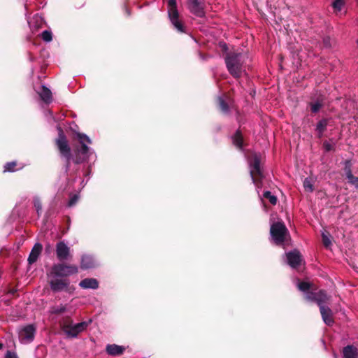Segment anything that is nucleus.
<instances>
[{
	"label": "nucleus",
	"mask_w": 358,
	"mask_h": 358,
	"mask_svg": "<svg viewBox=\"0 0 358 358\" xmlns=\"http://www.w3.org/2000/svg\"><path fill=\"white\" fill-rule=\"evenodd\" d=\"M59 136L56 141L57 145L59 150L60 154L66 159V171L69 176L73 174L80 176V164L87 160L90 155L92 154L91 149L87 144H91L92 141L87 135L78 133L77 137L80 143V148L76 150V157L75 159L71 157L70 148L66 138L60 127L58 128Z\"/></svg>",
	"instance_id": "nucleus-1"
},
{
	"label": "nucleus",
	"mask_w": 358,
	"mask_h": 358,
	"mask_svg": "<svg viewBox=\"0 0 358 358\" xmlns=\"http://www.w3.org/2000/svg\"><path fill=\"white\" fill-rule=\"evenodd\" d=\"M245 57L241 53L230 52L225 57L227 70L234 78H239L243 72Z\"/></svg>",
	"instance_id": "nucleus-2"
},
{
	"label": "nucleus",
	"mask_w": 358,
	"mask_h": 358,
	"mask_svg": "<svg viewBox=\"0 0 358 358\" xmlns=\"http://www.w3.org/2000/svg\"><path fill=\"white\" fill-rule=\"evenodd\" d=\"M250 174L252 182L256 185L257 189H259L262 187V179L263 174L260 167V158L255 154L253 156L252 160L249 162Z\"/></svg>",
	"instance_id": "nucleus-3"
},
{
	"label": "nucleus",
	"mask_w": 358,
	"mask_h": 358,
	"mask_svg": "<svg viewBox=\"0 0 358 358\" xmlns=\"http://www.w3.org/2000/svg\"><path fill=\"white\" fill-rule=\"evenodd\" d=\"M78 268L75 265H66L64 264H54L48 276H55L59 278H66L71 275L77 273Z\"/></svg>",
	"instance_id": "nucleus-4"
},
{
	"label": "nucleus",
	"mask_w": 358,
	"mask_h": 358,
	"mask_svg": "<svg viewBox=\"0 0 358 358\" xmlns=\"http://www.w3.org/2000/svg\"><path fill=\"white\" fill-rule=\"evenodd\" d=\"M270 234L272 240L276 245H281L285 241L288 230L282 222H277L271 224Z\"/></svg>",
	"instance_id": "nucleus-5"
},
{
	"label": "nucleus",
	"mask_w": 358,
	"mask_h": 358,
	"mask_svg": "<svg viewBox=\"0 0 358 358\" xmlns=\"http://www.w3.org/2000/svg\"><path fill=\"white\" fill-rule=\"evenodd\" d=\"M168 15L174 28L180 33L185 32V27L179 19V13L177 9L176 0L168 1Z\"/></svg>",
	"instance_id": "nucleus-6"
},
{
	"label": "nucleus",
	"mask_w": 358,
	"mask_h": 358,
	"mask_svg": "<svg viewBox=\"0 0 358 358\" xmlns=\"http://www.w3.org/2000/svg\"><path fill=\"white\" fill-rule=\"evenodd\" d=\"M50 289L54 292H68L70 280L66 278L48 276Z\"/></svg>",
	"instance_id": "nucleus-7"
},
{
	"label": "nucleus",
	"mask_w": 358,
	"mask_h": 358,
	"mask_svg": "<svg viewBox=\"0 0 358 358\" xmlns=\"http://www.w3.org/2000/svg\"><path fill=\"white\" fill-rule=\"evenodd\" d=\"M36 328L32 324L24 327L19 332V338L22 343L27 344L33 341Z\"/></svg>",
	"instance_id": "nucleus-8"
},
{
	"label": "nucleus",
	"mask_w": 358,
	"mask_h": 358,
	"mask_svg": "<svg viewBox=\"0 0 358 358\" xmlns=\"http://www.w3.org/2000/svg\"><path fill=\"white\" fill-rule=\"evenodd\" d=\"M91 323V320L88 322H82L75 324L67 326L65 328V334L71 338H76L79 333L83 331L87 326Z\"/></svg>",
	"instance_id": "nucleus-9"
},
{
	"label": "nucleus",
	"mask_w": 358,
	"mask_h": 358,
	"mask_svg": "<svg viewBox=\"0 0 358 358\" xmlns=\"http://www.w3.org/2000/svg\"><path fill=\"white\" fill-rule=\"evenodd\" d=\"M306 299L310 301L316 302L320 308L321 306H325L324 303L329 300V296L324 290H320L317 292H308Z\"/></svg>",
	"instance_id": "nucleus-10"
},
{
	"label": "nucleus",
	"mask_w": 358,
	"mask_h": 358,
	"mask_svg": "<svg viewBox=\"0 0 358 358\" xmlns=\"http://www.w3.org/2000/svg\"><path fill=\"white\" fill-rule=\"evenodd\" d=\"M187 8L197 17H201L205 15L203 3L201 0H188Z\"/></svg>",
	"instance_id": "nucleus-11"
},
{
	"label": "nucleus",
	"mask_w": 358,
	"mask_h": 358,
	"mask_svg": "<svg viewBox=\"0 0 358 358\" xmlns=\"http://www.w3.org/2000/svg\"><path fill=\"white\" fill-rule=\"evenodd\" d=\"M287 264L292 268H296L300 265L302 259L300 252L294 250L285 254Z\"/></svg>",
	"instance_id": "nucleus-12"
},
{
	"label": "nucleus",
	"mask_w": 358,
	"mask_h": 358,
	"mask_svg": "<svg viewBox=\"0 0 358 358\" xmlns=\"http://www.w3.org/2000/svg\"><path fill=\"white\" fill-rule=\"evenodd\" d=\"M70 253V248L64 241H59L56 245V254L58 259L65 260Z\"/></svg>",
	"instance_id": "nucleus-13"
},
{
	"label": "nucleus",
	"mask_w": 358,
	"mask_h": 358,
	"mask_svg": "<svg viewBox=\"0 0 358 358\" xmlns=\"http://www.w3.org/2000/svg\"><path fill=\"white\" fill-rule=\"evenodd\" d=\"M97 263L93 256L90 255H83L81 257L80 268L82 269H89L96 266Z\"/></svg>",
	"instance_id": "nucleus-14"
},
{
	"label": "nucleus",
	"mask_w": 358,
	"mask_h": 358,
	"mask_svg": "<svg viewBox=\"0 0 358 358\" xmlns=\"http://www.w3.org/2000/svg\"><path fill=\"white\" fill-rule=\"evenodd\" d=\"M320 310L324 322L331 326L334 323L331 310L328 306H321Z\"/></svg>",
	"instance_id": "nucleus-15"
},
{
	"label": "nucleus",
	"mask_w": 358,
	"mask_h": 358,
	"mask_svg": "<svg viewBox=\"0 0 358 358\" xmlns=\"http://www.w3.org/2000/svg\"><path fill=\"white\" fill-rule=\"evenodd\" d=\"M41 250H42V245L39 243H36L34 245V247L29 255V257H28V262L29 264H32L37 261V259L41 252Z\"/></svg>",
	"instance_id": "nucleus-16"
},
{
	"label": "nucleus",
	"mask_w": 358,
	"mask_h": 358,
	"mask_svg": "<svg viewBox=\"0 0 358 358\" xmlns=\"http://www.w3.org/2000/svg\"><path fill=\"white\" fill-rule=\"evenodd\" d=\"M79 285L83 289H96L99 287V282L95 278H85L80 282Z\"/></svg>",
	"instance_id": "nucleus-17"
},
{
	"label": "nucleus",
	"mask_w": 358,
	"mask_h": 358,
	"mask_svg": "<svg viewBox=\"0 0 358 358\" xmlns=\"http://www.w3.org/2000/svg\"><path fill=\"white\" fill-rule=\"evenodd\" d=\"M41 99L46 103L52 101V92L49 88L45 85H41L39 91L37 92Z\"/></svg>",
	"instance_id": "nucleus-18"
},
{
	"label": "nucleus",
	"mask_w": 358,
	"mask_h": 358,
	"mask_svg": "<svg viewBox=\"0 0 358 358\" xmlns=\"http://www.w3.org/2000/svg\"><path fill=\"white\" fill-rule=\"evenodd\" d=\"M106 352L112 356L121 355L124 351V348L116 344H108L106 348Z\"/></svg>",
	"instance_id": "nucleus-19"
},
{
	"label": "nucleus",
	"mask_w": 358,
	"mask_h": 358,
	"mask_svg": "<svg viewBox=\"0 0 358 358\" xmlns=\"http://www.w3.org/2000/svg\"><path fill=\"white\" fill-rule=\"evenodd\" d=\"M343 355L344 358H357L358 350L353 345H347L343 348Z\"/></svg>",
	"instance_id": "nucleus-20"
},
{
	"label": "nucleus",
	"mask_w": 358,
	"mask_h": 358,
	"mask_svg": "<svg viewBox=\"0 0 358 358\" xmlns=\"http://www.w3.org/2000/svg\"><path fill=\"white\" fill-rule=\"evenodd\" d=\"M329 120L324 118L320 120L316 125V131L317 133L318 137L320 138L323 136L324 132L327 129L328 125Z\"/></svg>",
	"instance_id": "nucleus-21"
},
{
	"label": "nucleus",
	"mask_w": 358,
	"mask_h": 358,
	"mask_svg": "<svg viewBox=\"0 0 358 358\" xmlns=\"http://www.w3.org/2000/svg\"><path fill=\"white\" fill-rule=\"evenodd\" d=\"M297 287L298 289L305 294V297L306 298V294L308 292H313L311 291L312 285L308 282H300L299 280H297Z\"/></svg>",
	"instance_id": "nucleus-22"
},
{
	"label": "nucleus",
	"mask_w": 358,
	"mask_h": 358,
	"mask_svg": "<svg viewBox=\"0 0 358 358\" xmlns=\"http://www.w3.org/2000/svg\"><path fill=\"white\" fill-rule=\"evenodd\" d=\"M232 141L235 146L238 149L241 150L243 148V137L240 131H236L235 134L232 137Z\"/></svg>",
	"instance_id": "nucleus-23"
},
{
	"label": "nucleus",
	"mask_w": 358,
	"mask_h": 358,
	"mask_svg": "<svg viewBox=\"0 0 358 358\" xmlns=\"http://www.w3.org/2000/svg\"><path fill=\"white\" fill-rule=\"evenodd\" d=\"M309 106L310 107L311 112L313 113H317L322 107L323 103L321 101L317 100L315 102H310Z\"/></svg>",
	"instance_id": "nucleus-24"
},
{
	"label": "nucleus",
	"mask_w": 358,
	"mask_h": 358,
	"mask_svg": "<svg viewBox=\"0 0 358 358\" xmlns=\"http://www.w3.org/2000/svg\"><path fill=\"white\" fill-rule=\"evenodd\" d=\"M303 187L304 189L309 192H312L313 191V182L311 178H306L303 180Z\"/></svg>",
	"instance_id": "nucleus-25"
},
{
	"label": "nucleus",
	"mask_w": 358,
	"mask_h": 358,
	"mask_svg": "<svg viewBox=\"0 0 358 358\" xmlns=\"http://www.w3.org/2000/svg\"><path fill=\"white\" fill-rule=\"evenodd\" d=\"M218 103H219L220 108L223 113H229V108L228 104L225 102V101L224 100V99L222 96L218 97Z\"/></svg>",
	"instance_id": "nucleus-26"
},
{
	"label": "nucleus",
	"mask_w": 358,
	"mask_h": 358,
	"mask_svg": "<svg viewBox=\"0 0 358 358\" xmlns=\"http://www.w3.org/2000/svg\"><path fill=\"white\" fill-rule=\"evenodd\" d=\"M263 196L266 199H268L269 202L275 205L277 203V197L274 195H273L270 191H266L263 194Z\"/></svg>",
	"instance_id": "nucleus-27"
},
{
	"label": "nucleus",
	"mask_w": 358,
	"mask_h": 358,
	"mask_svg": "<svg viewBox=\"0 0 358 358\" xmlns=\"http://www.w3.org/2000/svg\"><path fill=\"white\" fill-rule=\"evenodd\" d=\"M344 3V0H334L332 3V6L336 12H339L341 10Z\"/></svg>",
	"instance_id": "nucleus-28"
},
{
	"label": "nucleus",
	"mask_w": 358,
	"mask_h": 358,
	"mask_svg": "<svg viewBox=\"0 0 358 358\" xmlns=\"http://www.w3.org/2000/svg\"><path fill=\"white\" fill-rule=\"evenodd\" d=\"M34 206L36 210L38 216H40L42 211V204L41 200L38 197L36 196L34 198Z\"/></svg>",
	"instance_id": "nucleus-29"
},
{
	"label": "nucleus",
	"mask_w": 358,
	"mask_h": 358,
	"mask_svg": "<svg viewBox=\"0 0 358 358\" xmlns=\"http://www.w3.org/2000/svg\"><path fill=\"white\" fill-rule=\"evenodd\" d=\"M17 164L15 162H8L4 165V172H13L17 169H15Z\"/></svg>",
	"instance_id": "nucleus-30"
},
{
	"label": "nucleus",
	"mask_w": 358,
	"mask_h": 358,
	"mask_svg": "<svg viewBox=\"0 0 358 358\" xmlns=\"http://www.w3.org/2000/svg\"><path fill=\"white\" fill-rule=\"evenodd\" d=\"M344 171H345V176L346 178H349L350 176H352L353 174L352 173V170H351V162L350 161H345V168H344Z\"/></svg>",
	"instance_id": "nucleus-31"
},
{
	"label": "nucleus",
	"mask_w": 358,
	"mask_h": 358,
	"mask_svg": "<svg viewBox=\"0 0 358 358\" xmlns=\"http://www.w3.org/2000/svg\"><path fill=\"white\" fill-rule=\"evenodd\" d=\"M42 39L45 42H50L52 39V32L48 30H45L41 34Z\"/></svg>",
	"instance_id": "nucleus-32"
},
{
	"label": "nucleus",
	"mask_w": 358,
	"mask_h": 358,
	"mask_svg": "<svg viewBox=\"0 0 358 358\" xmlns=\"http://www.w3.org/2000/svg\"><path fill=\"white\" fill-rule=\"evenodd\" d=\"M79 199V195L76 194H73L70 196L69 201L68 202V206L72 207L78 201Z\"/></svg>",
	"instance_id": "nucleus-33"
},
{
	"label": "nucleus",
	"mask_w": 358,
	"mask_h": 358,
	"mask_svg": "<svg viewBox=\"0 0 358 358\" xmlns=\"http://www.w3.org/2000/svg\"><path fill=\"white\" fill-rule=\"evenodd\" d=\"M348 182L352 185L355 186L356 188H358V177L354 176L353 175L347 178Z\"/></svg>",
	"instance_id": "nucleus-34"
},
{
	"label": "nucleus",
	"mask_w": 358,
	"mask_h": 358,
	"mask_svg": "<svg viewBox=\"0 0 358 358\" xmlns=\"http://www.w3.org/2000/svg\"><path fill=\"white\" fill-rule=\"evenodd\" d=\"M322 242L325 247H329L331 244V241L329 238V237L326 235V234L322 233Z\"/></svg>",
	"instance_id": "nucleus-35"
},
{
	"label": "nucleus",
	"mask_w": 358,
	"mask_h": 358,
	"mask_svg": "<svg viewBox=\"0 0 358 358\" xmlns=\"http://www.w3.org/2000/svg\"><path fill=\"white\" fill-rule=\"evenodd\" d=\"M323 146L327 152H329L332 150V145L328 141H324L323 143Z\"/></svg>",
	"instance_id": "nucleus-36"
},
{
	"label": "nucleus",
	"mask_w": 358,
	"mask_h": 358,
	"mask_svg": "<svg viewBox=\"0 0 358 358\" xmlns=\"http://www.w3.org/2000/svg\"><path fill=\"white\" fill-rule=\"evenodd\" d=\"M83 175L87 176L90 173V171L88 168H87L85 165L83 166V169L81 170Z\"/></svg>",
	"instance_id": "nucleus-37"
},
{
	"label": "nucleus",
	"mask_w": 358,
	"mask_h": 358,
	"mask_svg": "<svg viewBox=\"0 0 358 358\" xmlns=\"http://www.w3.org/2000/svg\"><path fill=\"white\" fill-rule=\"evenodd\" d=\"M6 358H17V357L15 353L8 351L6 355Z\"/></svg>",
	"instance_id": "nucleus-38"
},
{
	"label": "nucleus",
	"mask_w": 358,
	"mask_h": 358,
	"mask_svg": "<svg viewBox=\"0 0 358 358\" xmlns=\"http://www.w3.org/2000/svg\"><path fill=\"white\" fill-rule=\"evenodd\" d=\"M66 310L65 307H61L57 310H55V313H63Z\"/></svg>",
	"instance_id": "nucleus-39"
},
{
	"label": "nucleus",
	"mask_w": 358,
	"mask_h": 358,
	"mask_svg": "<svg viewBox=\"0 0 358 358\" xmlns=\"http://www.w3.org/2000/svg\"><path fill=\"white\" fill-rule=\"evenodd\" d=\"M85 184H86V182L85 183L84 180H83L81 182L82 187H83L85 185Z\"/></svg>",
	"instance_id": "nucleus-40"
},
{
	"label": "nucleus",
	"mask_w": 358,
	"mask_h": 358,
	"mask_svg": "<svg viewBox=\"0 0 358 358\" xmlns=\"http://www.w3.org/2000/svg\"><path fill=\"white\" fill-rule=\"evenodd\" d=\"M125 9H126V11H127V15H130V13H129V11L128 8H126Z\"/></svg>",
	"instance_id": "nucleus-41"
},
{
	"label": "nucleus",
	"mask_w": 358,
	"mask_h": 358,
	"mask_svg": "<svg viewBox=\"0 0 358 358\" xmlns=\"http://www.w3.org/2000/svg\"><path fill=\"white\" fill-rule=\"evenodd\" d=\"M223 48H227V45L225 43L223 44Z\"/></svg>",
	"instance_id": "nucleus-42"
},
{
	"label": "nucleus",
	"mask_w": 358,
	"mask_h": 358,
	"mask_svg": "<svg viewBox=\"0 0 358 358\" xmlns=\"http://www.w3.org/2000/svg\"><path fill=\"white\" fill-rule=\"evenodd\" d=\"M3 347V345L1 343H0V349H1Z\"/></svg>",
	"instance_id": "nucleus-43"
},
{
	"label": "nucleus",
	"mask_w": 358,
	"mask_h": 358,
	"mask_svg": "<svg viewBox=\"0 0 358 358\" xmlns=\"http://www.w3.org/2000/svg\"><path fill=\"white\" fill-rule=\"evenodd\" d=\"M357 44H358V40H357Z\"/></svg>",
	"instance_id": "nucleus-44"
}]
</instances>
